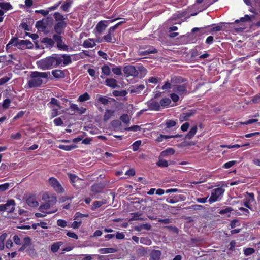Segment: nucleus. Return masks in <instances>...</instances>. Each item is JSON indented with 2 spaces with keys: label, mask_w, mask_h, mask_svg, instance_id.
Returning a JSON list of instances; mask_svg holds the SVG:
<instances>
[{
  "label": "nucleus",
  "mask_w": 260,
  "mask_h": 260,
  "mask_svg": "<svg viewBox=\"0 0 260 260\" xmlns=\"http://www.w3.org/2000/svg\"><path fill=\"white\" fill-rule=\"evenodd\" d=\"M62 59L58 54H53L37 62L39 68L43 70H47L56 68L62 64Z\"/></svg>",
  "instance_id": "f257e3e1"
},
{
  "label": "nucleus",
  "mask_w": 260,
  "mask_h": 260,
  "mask_svg": "<svg viewBox=\"0 0 260 260\" xmlns=\"http://www.w3.org/2000/svg\"><path fill=\"white\" fill-rule=\"evenodd\" d=\"M50 76V72H31L30 74V79L28 81L27 85L29 88L41 87L44 83L43 78L47 79Z\"/></svg>",
  "instance_id": "f03ea898"
},
{
  "label": "nucleus",
  "mask_w": 260,
  "mask_h": 260,
  "mask_svg": "<svg viewBox=\"0 0 260 260\" xmlns=\"http://www.w3.org/2000/svg\"><path fill=\"white\" fill-rule=\"evenodd\" d=\"M53 19L51 17H47L41 20L37 21L35 27L39 31H44L49 25L53 24Z\"/></svg>",
  "instance_id": "7ed1b4c3"
},
{
  "label": "nucleus",
  "mask_w": 260,
  "mask_h": 260,
  "mask_svg": "<svg viewBox=\"0 0 260 260\" xmlns=\"http://www.w3.org/2000/svg\"><path fill=\"white\" fill-rule=\"evenodd\" d=\"M172 91L176 92L179 95H185L187 93L186 84L172 85Z\"/></svg>",
  "instance_id": "20e7f679"
},
{
  "label": "nucleus",
  "mask_w": 260,
  "mask_h": 260,
  "mask_svg": "<svg viewBox=\"0 0 260 260\" xmlns=\"http://www.w3.org/2000/svg\"><path fill=\"white\" fill-rule=\"evenodd\" d=\"M224 190L222 188H217L212 190L208 201L210 203L218 200L219 197L221 196Z\"/></svg>",
  "instance_id": "39448f33"
},
{
  "label": "nucleus",
  "mask_w": 260,
  "mask_h": 260,
  "mask_svg": "<svg viewBox=\"0 0 260 260\" xmlns=\"http://www.w3.org/2000/svg\"><path fill=\"white\" fill-rule=\"evenodd\" d=\"M49 183L57 192L61 193L64 192L63 188L56 178L54 177L49 178Z\"/></svg>",
  "instance_id": "423d86ee"
},
{
  "label": "nucleus",
  "mask_w": 260,
  "mask_h": 260,
  "mask_svg": "<svg viewBox=\"0 0 260 260\" xmlns=\"http://www.w3.org/2000/svg\"><path fill=\"white\" fill-rule=\"evenodd\" d=\"M67 26V22H56L54 26V31L56 34L61 35L64 32V29Z\"/></svg>",
  "instance_id": "0eeeda50"
},
{
  "label": "nucleus",
  "mask_w": 260,
  "mask_h": 260,
  "mask_svg": "<svg viewBox=\"0 0 260 260\" xmlns=\"http://www.w3.org/2000/svg\"><path fill=\"white\" fill-rule=\"evenodd\" d=\"M123 72L127 76H137L138 75V71L135 67L131 65L125 67Z\"/></svg>",
  "instance_id": "6e6552de"
},
{
  "label": "nucleus",
  "mask_w": 260,
  "mask_h": 260,
  "mask_svg": "<svg viewBox=\"0 0 260 260\" xmlns=\"http://www.w3.org/2000/svg\"><path fill=\"white\" fill-rule=\"evenodd\" d=\"M145 88V85L143 84H137L133 86H131L128 89V91L131 93H135L136 94L140 93L141 91L143 90Z\"/></svg>",
  "instance_id": "1a4fd4ad"
},
{
  "label": "nucleus",
  "mask_w": 260,
  "mask_h": 260,
  "mask_svg": "<svg viewBox=\"0 0 260 260\" xmlns=\"http://www.w3.org/2000/svg\"><path fill=\"white\" fill-rule=\"evenodd\" d=\"M5 204L6 207V211L8 213H13L15 210V202L13 199H10L7 201V203Z\"/></svg>",
  "instance_id": "9d476101"
},
{
  "label": "nucleus",
  "mask_w": 260,
  "mask_h": 260,
  "mask_svg": "<svg viewBox=\"0 0 260 260\" xmlns=\"http://www.w3.org/2000/svg\"><path fill=\"white\" fill-rule=\"evenodd\" d=\"M147 106L151 110L159 111L160 109L159 103L152 100L147 102Z\"/></svg>",
  "instance_id": "9b49d317"
},
{
  "label": "nucleus",
  "mask_w": 260,
  "mask_h": 260,
  "mask_svg": "<svg viewBox=\"0 0 260 260\" xmlns=\"http://www.w3.org/2000/svg\"><path fill=\"white\" fill-rule=\"evenodd\" d=\"M105 83L106 85L112 88L119 87L117 81L114 78H107L106 79Z\"/></svg>",
  "instance_id": "f8f14e48"
},
{
  "label": "nucleus",
  "mask_w": 260,
  "mask_h": 260,
  "mask_svg": "<svg viewBox=\"0 0 260 260\" xmlns=\"http://www.w3.org/2000/svg\"><path fill=\"white\" fill-rule=\"evenodd\" d=\"M161 252L158 250H152L150 253L149 260H160Z\"/></svg>",
  "instance_id": "ddd939ff"
},
{
  "label": "nucleus",
  "mask_w": 260,
  "mask_h": 260,
  "mask_svg": "<svg viewBox=\"0 0 260 260\" xmlns=\"http://www.w3.org/2000/svg\"><path fill=\"white\" fill-rule=\"evenodd\" d=\"M107 25L105 24V21H100L96 26L95 29L97 32L101 35L106 28Z\"/></svg>",
  "instance_id": "4468645a"
},
{
  "label": "nucleus",
  "mask_w": 260,
  "mask_h": 260,
  "mask_svg": "<svg viewBox=\"0 0 260 260\" xmlns=\"http://www.w3.org/2000/svg\"><path fill=\"white\" fill-rule=\"evenodd\" d=\"M26 203L29 206L32 207H37L39 205V203L34 196L29 197L26 200Z\"/></svg>",
  "instance_id": "2eb2a0df"
},
{
  "label": "nucleus",
  "mask_w": 260,
  "mask_h": 260,
  "mask_svg": "<svg viewBox=\"0 0 260 260\" xmlns=\"http://www.w3.org/2000/svg\"><path fill=\"white\" fill-rule=\"evenodd\" d=\"M104 188L102 184H94L91 187V191L94 194L101 192Z\"/></svg>",
  "instance_id": "dca6fc26"
},
{
  "label": "nucleus",
  "mask_w": 260,
  "mask_h": 260,
  "mask_svg": "<svg viewBox=\"0 0 260 260\" xmlns=\"http://www.w3.org/2000/svg\"><path fill=\"white\" fill-rule=\"evenodd\" d=\"M52 74L55 78L62 79L65 77V74L63 71L61 70L56 69L52 71Z\"/></svg>",
  "instance_id": "f3484780"
},
{
  "label": "nucleus",
  "mask_w": 260,
  "mask_h": 260,
  "mask_svg": "<svg viewBox=\"0 0 260 260\" xmlns=\"http://www.w3.org/2000/svg\"><path fill=\"white\" fill-rule=\"evenodd\" d=\"M41 42L47 45L46 47H49L50 48L54 46L55 44V42L53 40V39L48 37L43 38Z\"/></svg>",
  "instance_id": "a211bd4d"
},
{
  "label": "nucleus",
  "mask_w": 260,
  "mask_h": 260,
  "mask_svg": "<svg viewBox=\"0 0 260 260\" xmlns=\"http://www.w3.org/2000/svg\"><path fill=\"white\" fill-rule=\"evenodd\" d=\"M30 244H31V239L28 237H25L23 239L22 245L20 248L19 250L20 251H23L24 249H25L26 248V247L29 246Z\"/></svg>",
  "instance_id": "6ab92c4d"
},
{
  "label": "nucleus",
  "mask_w": 260,
  "mask_h": 260,
  "mask_svg": "<svg viewBox=\"0 0 260 260\" xmlns=\"http://www.w3.org/2000/svg\"><path fill=\"white\" fill-rule=\"evenodd\" d=\"M197 129L198 128L197 125L193 126L185 136L184 139H191L196 134Z\"/></svg>",
  "instance_id": "aec40b11"
},
{
  "label": "nucleus",
  "mask_w": 260,
  "mask_h": 260,
  "mask_svg": "<svg viewBox=\"0 0 260 260\" xmlns=\"http://www.w3.org/2000/svg\"><path fill=\"white\" fill-rule=\"evenodd\" d=\"M186 80L181 77H174L172 78L171 82L172 85L179 84L185 82Z\"/></svg>",
  "instance_id": "412c9836"
},
{
  "label": "nucleus",
  "mask_w": 260,
  "mask_h": 260,
  "mask_svg": "<svg viewBox=\"0 0 260 260\" xmlns=\"http://www.w3.org/2000/svg\"><path fill=\"white\" fill-rule=\"evenodd\" d=\"M136 254L139 257L145 256L147 254V248L140 246L137 249Z\"/></svg>",
  "instance_id": "4be33fe9"
},
{
  "label": "nucleus",
  "mask_w": 260,
  "mask_h": 260,
  "mask_svg": "<svg viewBox=\"0 0 260 260\" xmlns=\"http://www.w3.org/2000/svg\"><path fill=\"white\" fill-rule=\"evenodd\" d=\"M95 45V42L94 39H89L84 41L83 46L85 48L93 47Z\"/></svg>",
  "instance_id": "5701e85b"
},
{
  "label": "nucleus",
  "mask_w": 260,
  "mask_h": 260,
  "mask_svg": "<svg viewBox=\"0 0 260 260\" xmlns=\"http://www.w3.org/2000/svg\"><path fill=\"white\" fill-rule=\"evenodd\" d=\"M48 105L51 108H55V106H57L59 108H61L59 102L54 98H52L51 99V101L48 104Z\"/></svg>",
  "instance_id": "b1692460"
},
{
  "label": "nucleus",
  "mask_w": 260,
  "mask_h": 260,
  "mask_svg": "<svg viewBox=\"0 0 260 260\" xmlns=\"http://www.w3.org/2000/svg\"><path fill=\"white\" fill-rule=\"evenodd\" d=\"M53 17L55 19V20L57 22H66L64 20L66 18L64 17L63 15L59 12H55L53 14Z\"/></svg>",
  "instance_id": "393cba45"
},
{
  "label": "nucleus",
  "mask_w": 260,
  "mask_h": 260,
  "mask_svg": "<svg viewBox=\"0 0 260 260\" xmlns=\"http://www.w3.org/2000/svg\"><path fill=\"white\" fill-rule=\"evenodd\" d=\"M117 251V249L114 248H104L100 249L99 250L101 254L115 253Z\"/></svg>",
  "instance_id": "a878e982"
},
{
  "label": "nucleus",
  "mask_w": 260,
  "mask_h": 260,
  "mask_svg": "<svg viewBox=\"0 0 260 260\" xmlns=\"http://www.w3.org/2000/svg\"><path fill=\"white\" fill-rule=\"evenodd\" d=\"M107 203L106 200L104 199L102 201H95L93 203V206L91 208L92 210H94L100 207L102 205Z\"/></svg>",
  "instance_id": "bb28decb"
},
{
  "label": "nucleus",
  "mask_w": 260,
  "mask_h": 260,
  "mask_svg": "<svg viewBox=\"0 0 260 260\" xmlns=\"http://www.w3.org/2000/svg\"><path fill=\"white\" fill-rule=\"evenodd\" d=\"M195 110H189V111L183 113L181 115V117L184 120H187L190 116L194 115Z\"/></svg>",
  "instance_id": "cd10ccee"
},
{
  "label": "nucleus",
  "mask_w": 260,
  "mask_h": 260,
  "mask_svg": "<svg viewBox=\"0 0 260 260\" xmlns=\"http://www.w3.org/2000/svg\"><path fill=\"white\" fill-rule=\"evenodd\" d=\"M61 58H62L63 59H62V63L66 66L68 65L69 64H70L72 62V59L71 58V56L69 55L64 54L61 56L59 55Z\"/></svg>",
  "instance_id": "c85d7f7f"
},
{
  "label": "nucleus",
  "mask_w": 260,
  "mask_h": 260,
  "mask_svg": "<svg viewBox=\"0 0 260 260\" xmlns=\"http://www.w3.org/2000/svg\"><path fill=\"white\" fill-rule=\"evenodd\" d=\"M142 215V213L141 212H134L131 214L132 216L130 220H143L144 219L142 218H140L139 217Z\"/></svg>",
  "instance_id": "c756f323"
},
{
  "label": "nucleus",
  "mask_w": 260,
  "mask_h": 260,
  "mask_svg": "<svg viewBox=\"0 0 260 260\" xmlns=\"http://www.w3.org/2000/svg\"><path fill=\"white\" fill-rule=\"evenodd\" d=\"M157 52V50L155 48L151 47L147 50L140 52V55H146L150 54L156 53Z\"/></svg>",
  "instance_id": "7c9ffc66"
},
{
  "label": "nucleus",
  "mask_w": 260,
  "mask_h": 260,
  "mask_svg": "<svg viewBox=\"0 0 260 260\" xmlns=\"http://www.w3.org/2000/svg\"><path fill=\"white\" fill-rule=\"evenodd\" d=\"M175 150L172 148H169L161 152V156L166 157L169 155H173L175 153Z\"/></svg>",
  "instance_id": "2f4dec72"
},
{
  "label": "nucleus",
  "mask_w": 260,
  "mask_h": 260,
  "mask_svg": "<svg viewBox=\"0 0 260 260\" xmlns=\"http://www.w3.org/2000/svg\"><path fill=\"white\" fill-rule=\"evenodd\" d=\"M61 242L54 243L51 246V250L52 252H56L59 249L60 246L62 245Z\"/></svg>",
  "instance_id": "473e14b6"
},
{
  "label": "nucleus",
  "mask_w": 260,
  "mask_h": 260,
  "mask_svg": "<svg viewBox=\"0 0 260 260\" xmlns=\"http://www.w3.org/2000/svg\"><path fill=\"white\" fill-rule=\"evenodd\" d=\"M114 111L111 110H106L103 117L104 121H108L112 116Z\"/></svg>",
  "instance_id": "72a5a7b5"
},
{
  "label": "nucleus",
  "mask_w": 260,
  "mask_h": 260,
  "mask_svg": "<svg viewBox=\"0 0 260 260\" xmlns=\"http://www.w3.org/2000/svg\"><path fill=\"white\" fill-rule=\"evenodd\" d=\"M113 95L115 96H121L123 97L125 96L127 94V92L126 90H121V91H118V90H114L112 92Z\"/></svg>",
  "instance_id": "f704fd0d"
},
{
  "label": "nucleus",
  "mask_w": 260,
  "mask_h": 260,
  "mask_svg": "<svg viewBox=\"0 0 260 260\" xmlns=\"http://www.w3.org/2000/svg\"><path fill=\"white\" fill-rule=\"evenodd\" d=\"M101 70L102 73L104 75L107 76L110 75L111 71L108 65L105 64L104 66H103L102 67Z\"/></svg>",
  "instance_id": "c9c22d12"
},
{
  "label": "nucleus",
  "mask_w": 260,
  "mask_h": 260,
  "mask_svg": "<svg viewBox=\"0 0 260 260\" xmlns=\"http://www.w3.org/2000/svg\"><path fill=\"white\" fill-rule=\"evenodd\" d=\"M204 206L202 205L195 204V205H191L190 206L185 207V208H184V209H185L186 210L192 209L193 210H201L204 209Z\"/></svg>",
  "instance_id": "e433bc0d"
},
{
  "label": "nucleus",
  "mask_w": 260,
  "mask_h": 260,
  "mask_svg": "<svg viewBox=\"0 0 260 260\" xmlns=\"http://www.w3.org/2000/svg\"><path fill=\"white\" fill-rule=\"evenodd\" d=\"M56 45L57 48L59 50L68 51L69 49V46L64 43L63 40L59 44H56Z\"/></svg>",
  "instance_id": "4c0bfd02"
},
{
  "label": "nucleus",
  "mask_w": 260,
  "mask_h": 260,
  "mask_svg": "<svg viewBox=\"0 0 260 260\" xmlns=\"http://www.w3.org/2000/svg\"><path fill=\"white\" fill-rule=\"evenodd\" d=\"M72 3V2L71 1H66L64 4L61 6V9L64 12H68Z\"/></svg>",
  "instance_id": "58836bf2"
},
{
  "label": "nucleus",
  "mask_w": 260,
  "mask_h": 260,
  "mask_svg": "<svg viewBox=\"0 0 260 260\" xmlns=\"http://www.w3.org/2000/svg\"><path fill=\"white\" fill-rule=\"evenodd\" d=\"M90 98V96L89 95V94L87 92H85L84 94L81 95L78 98V101L80 102H85L86 101L89 100Z\"/></svg>",
  "instance_id": "ea45409f"
},
{
  "label": "nucleus",
  "mask_w": 260,
  "mask_h": 260,
  "mask_svg": "<svg viewBox=\"0 0 260 260\" xmlns=\"http://www.w3.org/2000/svg\"><path fill=\"white\" fill-rule=\"evenodd\" d=\"M171 103V101L169 98H164L160 101V105L162 107H166L169 105Z\"/></svg>",
  "instance_id": "a19ab883"
},
{
  "label": "nucleus",
  "mask_w": 260,
  "mask_h": 260,
  "mask_svg": "<svg viewBox=\"0 0 260 260\" xmlns=\"http://www.w3.org/2000/svg\"><path fill=\"white\" fill-rule=\"evenodd\" d=\"M140 243L146 245H150L152 243L151 240L148 237H141L140 239Z\"/></svg>",
  "instance_id": "79ce46f5"
},
{
  "label": "nucleus",
  "mask_w": 260,
  "mask_h": 260,
  "mask_svg": "<svg viewBox=\"0 0 260 260\" xmlns=\"http://www.w3.org/2000/svg\"><path fill=\"white\" fill-rule=\"evenodd\" d=\"M77 147V146L76 145H71V146H68V145H60L58 146V148L66 150V151H70L74 148H76Z\"/></svg>",
  "instance_id": "37998d69"
},
{
  "label": "nucleus",
  "mask_w": 260,
  "mask_h": 260,
  "mask_svg": "<svg viewBox=\"0 0 260 260\" xmlns=\"http://www.w3.org/2000/svg\"><path fill=\"white\" fill-rule=\"evenodd\" d=\"M20 40H21L18 39V38L13 37L11 39L10 41L9 42V44H12L13 46L16 47L17 48H18Z\"/></svg>",
  "instance_id": "c03bdc74"
},
{
  "label": "nucleus",
  "mask_w": 260,
  "mask_h": 260,
  "mask_svg": "<svg viewBox=\"0 0 260 260\" xmlns=\"http://www.w3.org/2000/svg\"><path fill=\"white\" fill-rule=\"evenodd\" d=\"M255 17L254 15H245L243 17L240 18L241 22H251L252 19Z\"/></svg>",
  "instance_id": "a18cd8bd"
},
{
  "label": "nucleus",
  "mask_w": 260,
  "mask_h": 260,
  "mask_svg": "<svg viewBox=\"0 0 260 260\" xmlns=\"http://www.w3.org/2000/svg\"><path fill=\"white\" fill-rule=\"evenodd\" d=\"M7 236V235L6 233L3 234L0 236V249L1 250L4 249V241Z\"/></svg>",
  "instance_id": "49530a36"
},
{
  "label": "nucleus",
  "mask_w": 260,
  "mask_h": 260,
  "mask_svg": "<svg viewBox=\"0 0 260 260\" xmlns=\"http://www.w3.org/2000/svg\"><path fill=\"white\" fill-rule=\"evenodd\" d=\"M52 39L55 42V43H56V44H59V43L62 40V37L61 36V34L55 33L53 35Z\"/></svg>",
  "instance_id": "de8ad7c7"
},
{
  "label": "nucleus",
  "mask_w": 260,
  "mask_h": 260,
  "mask_svg": "<svg viewBox=\"0 0 260 260\" xmlns=\"http://www.w3.org/2000/svg\"><path fill=\"white\" fill-rule=\"evenodd\" d=\"M98 96H99L98 101L99 102L101 103L102 104L104 105H106L110 103V101L107 98L99 95H98Z\"/></svg>",
  "instance_id": "09e8293b"
},
{
  "label": "nucleus",
  "mask_w": 260,
  "mask_h": 260,
  "mask_svg": "<svg viewBox=\"0 0 260 260\" xmlns=\"http://www.w3.org/2000/svg\"><path fill=\"white\" fill-rule=\"evenodd\" d=\"M80 181L79 182L76 181L75 183H73L72 184L75 188L80 189L82 188L84 183V181L81 179H80Z\"/></svg>",
  "instance_id": "8fccbe9b"
},
{
  "label": "nucleus",
  "mask_w": 260,
  "mask_h": 260,
  "mask_svg": "<svg viewBox=\"0 0 260 260\" xmlns=\"http://www.w3.org/2000/svg\"><path fill=\"white\" fill-rule=\"evenodd\" d=\"M0 8L5 10H8L12 8V6L9 3H0Z\"/></svg>",
  "instance_id": "3c124183"
},
{
  "label": "nucleus",
  "mask_w": 260,
  "mask_h": 260,
  "mask_svg": "<svg viewBox=\"0 0 260 260\" xmlns=\"http://www.w3.org/2000/svg\"><path fill=\"white\" fill-rule=\"evenodd\" d=\"M50 207H51V204H50L49 203L46 202V203H45L43 205H41L39 207V209L41 212H44V210L48 209L50 208Z\"/></svg>",
  "instance_id": "603ef678"
},
{
  "label": "nucleus",
  "mask_w": 260,
  "mask_h": 260,
  "mask_svg": "<svg viewBox=\"0 0 260 260\" xmlns=\"http://www.w3.org/2000/svg\"><path fill=\"white\" fill-rule=\"evenodd\" d=\"M13 184L12 183H6L0 185V191L3 192L7 190L10 185L13 186Z\"/></svg>",
  "instance_id": "864d4df0"
},
{
  "label": "nucleus",
  "mask_w": 260,
  "mask_h": 260,
  "mask_svg": "<svg viewBox=\"0 0 260 260\" xmlns=\"http://www.w3.org/2000/svg\"><path fill=\"white\" fill-rule=\"evenodd\" d=\"M255 252V250L253 248H247L244 250V254L245 256H249Z\"/></svg>",
  "instance_id": "5fc2aeb1"
},
{
  "label": "nucleus",
  "mask_w": 260,
  "mask_h": 260,
  "mask_svg": "<svg viewBox=\"0 0 260 260\" xmlns=\"http://www.w3.org/2000/svg\"><path fill=\"white\" fill-rule=\"evenodd\" d=\"M68 175H69V178L70 179V181L72 184L73 183H75L76 181H77V182L80 181V178H79L75 175L69 174H68Z\"/></svg>",
  "instance_id": "6e6d98bb"
},
{
  "label": "nucleus",
  "mask_w": 260,
  "mask_h": 260,
  "mask_svg": "<svg viewBox=\"0 0 260 260\" xmlns=\"http://www.w3.org/2000/svg\"><path fill=\"white\" fill-rule=\"evenodd\" d=\"M156 165L161 167H167L168 166V162L167 160L164 159H159L156 162Z\"/></svg>",
  "instance_id": "4d7b16f0"
},
{
  "label": "nucleus",
  "mask_w": 260,
  "mask_h": 260,
  "mask_svg": "<svg viewBox=\"0 0 260 260\" xmlns=\"http://www.w3.org/2000/svg\"><path fill=\"white\" fill-rule=\"evenodd\" d=\"M120 119L124 123L127 124L129 122V116L127 114H124L121 115Z\"/></svg>",
  "instance_id": "13d9d810"
},
{
  "label": "nucleus",
  "mask_w": 260,
  "mask_h": 260,
  "mask_svg": "<svg viewBox=\"0 0 260 260\" xmlns=\"http://www.w3.org/2000/svg\"><path fill=\"white\" fill-rule=\"evenodd\" d=\"M112 71L115 74L117 75H122V71H121V68L120 67H116L115 68H113L112 69Z\"/></svg>",
  "instance_id": "bf43d9fd"
},
{
  "label": "nucleus",
  "mask_w": 260,
  "mask_h": 260,
  "mask_svg": "<svg viewBox=\"0 0 260 260\" xmlns=\"http://www.w3.org/2000/svg\"><path fill=\"white\" fill-rule=\"evenodd\" d=\"M232 211H233V209L232 207H226L225 209L221 210L219 212V213L220 214L222 215V214H225L229 213H230Z\"/></svg>",
  "instance_id": "052dcab7"
},
{
  "label": "nucleus",
  "mask_w": 260,
  "mask_h": 260,
  "mask_svg": "<svg viewBox=\"0 0 260 260\" xmlns=\"http://www.w3.org/2000/svg\"><path fill=\"white\" fill-rule=\"evenodd\" d=\"M141 144V141L140 140H138V141L135 142L132 145L133 150L134 151H137L139 149V148Z\"/></svg>",
  "instance_id": "680f3d73"
},
{
  "label": "nucleus",
  "mask_w": 260,
  "mask_h": 260,
  "mask_svg": "<svg viewBox=\"0 0 260 260\" xmlns=\"http://www.w3.org/2000/svg\"><path fill=\"white\" fill-rule=\"evenodd\" d=\"M176 122L174 120H168L166 122L167 128H170L176 125Z\"/></svg>",
  "instance_id": "e2e57ef3"
},
{
  "label": "nucleus",
  "mask_w": 260,
  "mask_h": 260,
  "mask_svg": "<svg viewBox=\"0 0 260 260\" xmlns=\"http://www.w3.org/2000/svg\"><path fill=\"white\" fill-rule=\"evenodd\" d=\"M170 97L172 101L174 102L178 101L179 99L178 94L174 92L170 94Z\"/></svg>",
  "instance_id": "0e129e2a"
},
{
  "label": "nucleus",
  "mask_w": 260,
  "mask_h": 260,
  "mask_svg": "<svg viewBox=\"0 0 260 260\" xmlns=\"http://www.w3.org/2000/svg\"><path fill=\"white\" fill-rule=\"evenodd\" d=\"M11 103V100L9 99H5L3 103L2 106L4 109H7L9 108Z\"/></svg>",
  "instance_id": "69168bd1"
},
{
  "label": "nucleus",
  "mask_w": 260,
  "mask_h": 260,
  "mask_svg": "<svg viewBox=\"0 0 260 260\" xmlns=\"http://www.w3.org/2000/svg\"><path fill=\"white\" fill-rule=\"evenodd\" d=\"M18 49H21V50L26 49L25 40H21L20 41Z\"/></svg>",
  "instance_id": "338daca9"
},
{
  "label": "nucleus",
  "mask_w": 260,
  "mask_h": 260,
  "mask_svg": "<svg viewBox=\"0 0 260 260\" xmlns=\"http://www.w3.org/2000/svg\"><path fill=\"white\" fill-rule=\"evenodd\" d=\"M54 123L56 126H61L63 124V121L60 117L55 118L54 120Z\"/></svg>",
  "instance_id": "774afa93"
}]
</instances>
